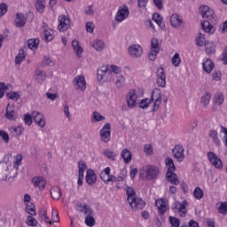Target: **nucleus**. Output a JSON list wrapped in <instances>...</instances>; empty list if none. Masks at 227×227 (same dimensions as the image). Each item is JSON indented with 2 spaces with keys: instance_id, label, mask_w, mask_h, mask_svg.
Listing matches in <instances>:
<instances>
[{
  "instance_id": "nucleus-1",
  "label": "nucleus",
  "mask_w": 227,
  "mask_h": 227,
  "mask_svg": "<svg viewBox=\"0 0 227 227\" xmlns=\"http://www.w3.org/2000/svg\"><path fill=\"white\" fill-rule=\"evenodd\" d=\"M200 12L202 19H207V20L201 22L203 31L212 35L214 31H215L214 26L210 24V22L214 23V20H215V13L214 12V10L210 9L208 5H202L200 7Z\"/></svg>"
},
{
  "instance_id": "nucleus-2",
  "label": "nucleus",
  "mask_w": 227,
  "mask_h": 227,
  "mask_svg": "<svg viewBox=\"0 0 227 227\" xmlns=\"http://www.w3.org/2000/svg\"><path fill=\"white\" fill-rule=\"evenodd\" d=\"M153 102L152 113H155V111H159V107L162 102V96L160 95V91L153 90L150 98H144L139 103V107L141 109H147L150 107V105Z\"/></svg>"
},
{
  "instance_id": "nucleus-3",
  "label": "nucleus",
  "mask_w": 227,
  "mask_h": 227,
  "mask_svg": "<svg viewBox=\"0 0 227 227\" xmlns=\"http://www.w3.org/2000/svg\"><path fill=\"white\" fill-rule=\"evenodd\" d=\"M159 175H160V171L155 165H146L139 171L140 178L148 182L151 180H157V178H159Z\"/></svg>"
},
{
  "instance_id": "nucleus-4",
  "label": "nucleus",
  "mask_w": 227,
  "mask_h": 227,
  "mask_svg": "<svg viewBox=\"0 0 227 227\" xmlns=\"http://www.w3.org/2000/svg\"><path fill=\"white\" fill-rule=\"evenodd\" d=\"M59 31L60 33H65V31H68L70 28V18L67 15L59 16Z\"/></svg>"
},
{
  "instance_id": "nucleus-5",
  "label": "nucleus",
  "mask_w": 227,
  "mask_h": 227,
  "mask_svg": "<svg viewBox=\"0 0 227 227\" xmlns=\"http://www.w3.org/2000/svg\"><path fill=\"white\" fill-rule=\"evenodd\" d=\"M186 205H187L186 200H184L183 202L176 201L173 204L172 210H173V212H176V213L178 212L180 217H185V215H187V207H186Z\"/></svg>"
},
{
  "instance_id": "nucleus-6",
  "label": "nucleus",
  "mask_w": 227,
  "mask_h": 227,
  "mask_svg": "<svg viewBox=\"0 0 227 227\" xmlns=\"http://www.w3.org/2000/svg\"><path fill=\"white\" fill-rule=\"evenodd\" d=\"M159 40L153 38L151 41V50L148 54L150 61H155L157 59V54H159Z\"/></svg>"
},
{
  "instance_id": "nucleus-7",
  "label": "nucleus",
  "mask_w": 227,
  "mask_h": 227,
  "mask_svg": "<svg viewBox=\"0 0 227 227\" xmlns=\"http://www.w3.org/2000/svg\"><path fill=\"white\" fill-rule=\"evenodd\" d=\"M128 203L131 208L134 210H143L146 207V202L139 197H134L130 200H128Z\"/></svg>"
},
{
  "instance_id": "nucleus-8",
  "label": "nucleus",
  "mask_w": 227,
  "mask_h": 227,
  "mask_svg": "<svg viewBox=\"0 0 227 227\" xmlns=\"http://www.w3.org/2000/svg\"><path fill=\"white\" fill-rule=\"evenodd\" d=\"M130 15V11H129V6L124 5L123 7H120L115 15L116 22H123Z\"/></svg>"
},
{
  "instance_id": "nucleus-9",
  "label": "nucleus",
  "mask_w": 227,
  "mask_h": 227,
  "mask_svg": "<svg viewBox=\"0 0 227 227\" xmlns=\"http://www.w3.org/2000/svg\"><path fill=\"white\" fill-rule=\"evenodd\" d=\"M99 136L103 143H109L111 141V124L106 123L99 131Z\"/></svg>"
},
{
  "instance_id": "nucleus-10",
  "label": "nucleus",
  "mask_w": 227,
  "mask_h": 227,
  "mask_svg": "<svg viewBox=\"0 0 227 227\" xmlns=\"http://www.w3.org/2000/svg\"><path fill=\"white\" fill-rule=\"evenodd\" d=\"M224 104V95L221 92H217L214 95V100H213V107L212 111L213 113H215V111H219V106H223Z\"/></svg>"
},
{
  "instance_id": "nucleus-11",
  "label": "nucleus",
  "mask_w": 227,
  "mask_h": 227,
  "mask_svg": "<svg viewBox=\"0 0 227 227\" xmlns=\"http://www.w3.org/2000/svg\"><path fill=\"white\" fill-rule=\"evenodd\" d=\"M128 53L131 58H141L143 56V47L139 44H133L129 47Z\"/></svg>"
},
{
  "instance_id": "nucleus-12",
  "label": "nucleus",
  "mask_w": 227,
  "mask_h": 227,
  "mask_svg": "<svg viewBox=\"0 0 227 227\" xmlns=\"http://www.w3.org/2000/svg\"><path fill=\"white\" fill-rule=\"evenodd\" d=\"M207 155L209 162H211L216 169H223V161L214 152H208Z\"/></svg>"
},
{
  "instance_id": "nucleus-13",
  "label": "nucleus",
  "mask_w": 227,
  "mask_h": 227,
  "mask_svg": "<svg viewBox=\"0 0 227 227\" xmlns=\"http://www.w3.org/2000/svg\"><path fill=\"white\" fill-rule=\"evenodd\" d=\"M184 152H185L184 146L178 145H176L172 150L173 157L176 159L177 162H182V160L185 159V154H184Z\"/></svg>"
},
{
  "instance_id": "nucleus-14",
  "label": "nucleus",
  "mask_w": 227,
  "mask_h": 227,
  "mask_svg": "<svg viewBox=\"0 0 227 227\" xmlns=\"http://www.w3.org/2000/svg\"><path fill=\"white\" fill-rule=\"evenodd\" d=\"M10 162L2 161L0 162V180H6L8 175L10 174Z\"/></svg>"
},
{
  "instance_id": "nucleus-15",
  "label": "nucleus",
  "mask_w": 227,
  "mask_h": 227,
  "mask_svg": "<svg viewBox=\"0 0 227 227\" xmlns=\"http://www.w3.org/2000/svg\"><path fill=\"white\" fill-rule=\"evenodd\" d=\"M73 84L75 86V90H80L81 91H85L86 90V79L84 76L78 75L74 77Z\"/></svg>"
},
{
  "instance_id": "nucleus-16",
  "label": "nucleus",
  "mask_w": 227,
  "mask_h": 227,
  "mask_svg": "<svg viewBox=\"0 0 227 227\" xmlns=\"http://www.w3.org/2000/svg\"><path fill=\"white\" fill-rule=\"evenodd\" d=\"M137 100V95L136 94L135 90H129V92L127 95V106L129 107V109H133V107H136V101Z\"/></svg>"
},
{
  "instance_id": "nucleus-17",
  "label": "nucleus",
  "mask_w": 227,
  "mask_h": 227,
  "mask_svg": "<svg viewBox=\"0 0 227 227\" xmlns=\"http://www.w3.org/2000/svg\"><path fill=\"white\" fill-rule=\"evenodd\" d=\"M85 180L88 185H94L97 184V174L91 168H88L86 171Z\"/></svg>"
},
{
  "instance_id": "nucleus-18",
  "label": "nucleus",
  "mask_w": 227,
  "mask_h": 227,
  "mask_svg": "<svg viewBox=\"0 0 227 227\" xmlns=\"http://www.w3.org/2000/svg\"><path fill=\"white\" fill-rule=\"evenodd\" d=\"M32 117L35 121L39 127H45V119L43 117V114L40 112H33Z\"/></svg>"
},
{
  "instance_id": "nucleus-19",
  "label": "nucleus",
  "mask_w": 227,
  "mask_h": 227,
  "mask_svg": "<svg viewBox=\"0 0 227 227\" xmlns=\"http://www.w3.org/2000/svg\"><path fill=\"white\" fill-rule=\"evenodd\" d=\"M26 22H27V17L23 13H17L16 18L14 20V24L16 27H24L26 26Z\"/></svg>"
},
{
  "instance_id": "nucleus-20",
  "label": "nucleus",
  "mask_w": 227,
  "mask_h": 227,
  "mask_svg": "<svg viewBox=\"0 0 227 227\" xmlns=\"http://www.w3.org/2000/svg\"><path fill=\"white\" fill-rule=\"evenodd\" d=\"M170 24L172 27L178 28L184 24V20L176 13H174L170 16Z\"/></svg>"
},
{
  "instance_id": "nucleus-21",
  "label": "nucleus",
  "mask_w": 227,
  "mask_h": 227,
  "mask_svg": "<svg viewBox=\"0 0 227 227\" xmlns=\"http://www.w3.org/2000/svg\"><path fill=\"white\" fill-rule=\"evenodd\" d=\"M166 178L168 182L172 184V185L180 184V180L178 179V176L175 172H167Z\"/></svg>"
},
{
  "instance_id": "nucleus-22",
  "label": "nucleus",
  "mask_w": 227,
  "mask_h": 227,
  "mask_svg": "<svg viewBox=\"0 0 227 227\" xmlns=\"http://www.w3.org/2000/svg\"><path fill=\"white\" fill-rule=\"evenodd\" d=\"M32 184H34L35 187H38V189L43 190L45 189V179L43 177L39 176V177H34L32 179Z\"/></svg>"
},
{
  "instance_id": "nucleus-23",
  "label": "nucleus",
  "mask_w": 227,
  "mask_h": 227,
  "mask_svg": "<svg viewBox=\"0 0 227 227\" xmlns=\"http://www.w3.org/2000/svg\"><path fill=\"white\" fill-rule=\"evenodd\" d=\"M155 206L159 210L160 215H164V214H166V210H168V208L166 207V202L163 200H157L155 201Z\"/></svg>"
},
{
  "instance_id": "nucleus-24",
  "label": "nucleus",
  "mask_w": 227,
  "mask_h": 227,
  "mask_svg": "<svg viewBox=\"0 0 227 227\" xmlns=\"http://www.w3.org/2000/svg\"><path fill=\"white\" fill-rule=\"evenodd\" d=\"M106 75H109V66H103L98 70V81H102Z\"/></svg>"
},
{
  "instance_id": "nucleus-25",
  "label": "nucleus",
  "mask_w": 227,
  "mask_h": 227,
  "mask_svg": "<svg viewBox=\"0 0 227 227\" xmlns=\"http://www.w3.org/2000/svg\"><path fill=\"white\" fill-rule=\"evenodd\" d=\"M206 53L207 56H212V54H215V44L212 42H207L204 44Z\"/></svg>"
},
{
  "instance_id": "nucleus-26",
  "label": "nucleus",
  "mask_w": 227,
  "mask_h": 227,
  "mask_svg": "<svg viewBox=\"0 0 227 227\" xmlns=\"http://www.w3.org/2000/svg\"><path fill=\"white\" fill-rule=\"evenodd\" d=\"M165 164L168 168L167 173H173L176 171V167H175V162H173V159L168 157L165 159Z\"/></svg>"
},
{
  "instance_id": "nucleus-27",
  "label": "nucleus",
  "mask_w": 227,
  "mask_h": 227,
  "mask_svg": "<svg viewBox=\"0 0 227 227\" xmlns=\"http://www.w3.org/2000/svg\"><path fill=\"white\" fill-rule=\"evenodd\" d=\"M27 44L28 49H31V51H36V49H38V46L40 45V39H28L27 41Z\"/></svg>"
},
{
  "instance_id": "nucleus-28",
  "label": "nucleus",
  "mask_w": 227,
  "mask_h": 227,
  "mask_svg": "<svg viewBox=\"0 0 227 227\" xmlns=\"http://www.w3.org/2000/svg\"><path fill=\"white\" fill-rule=\"evenodd\" d=\"M51 196L52 200H55V201H58L61 198V190L58 186H53L51 189Z\"/></svg>"
},
{
  "instance_id": "nucleus-29",
  "label": "nucleus",
  "mask_w": 227,
  "mask_h": 227,
  "mask_svg": "<svg viewBox=\"0 0 227 227\" xmlns=\"http://www.w3.org/2000/svg\"><path fill=\"white\" fill-rule=\"evenodd\" d=\"M208 136L209 137H211V139H213V142L215 143V146H221V140H219L217 130H210Z\"/></svg>"
},
{
  "instance_id": "nucleus-30",
  "label": "nucleus",
  "mask_w": 227,
  "mask_h": 227,
  "mask_svg": "<svg viewBox=\"0 0 227 227\" xmlns=\"http://www.w3.org/2000/svg\"><path fill=\"white\" fill-rule=\"evenodd\" d=\"M202 67L204 72L210 74L212 70H214V62L207 59L205 62H203Z\"/></svg>"
},
{
  "instance_id": "nucleus-31",
  "label": "nucleus",
  "mask_w": 227,
  "mask_h": 227,
  "mask_svg": "<svg viewBox=\"0 0 227 227\" xmlns=\"http://www.w3.org/2000/svg\"><path fill=\"white\" fill-rule=\"evenodd\" d=\"M121 156L123 159L125 164H129L132 160V153L128 149H124L121 153Z\"/></svg>"
},
{
  "instance_id": "nucleus-32",
  "label": "nucleus",
  "mask_w": 227,
  "mask_h": 227,
  "mask_svg": "<svg viewBox=\"0 0 227 227\" xmlns=\"http://www.w3.org/2000/svg\"><path fill=\"white\" fill-rule=\"evenodd\" d=\"M5 111V118H7V120H15V110H13V106L8 105Z\"/></svg>"
},
{
  "instance_id": "nucleus-33",
  "label": "nucleus",
  "mask_w": 227,
  "mask_h": 227,
  "mask_svg": "<svg viewBox=\"0 0 227 227\" xmlns=\"http://www.w3.org/2000/svg\"><path fill=\"white\" fill-rule=\"evenodd\" d=\"M72 47H73L75 54L78 56V58H81V54H82V47H81V45H79V41L73 40Z\"/></svg>"
},
{
  "instance_id": "nucleus-34",
  "label": "nucleus",
  "mask_w": 227,
  "mask_h": 227,
  "mask_svg": "<svg viewBox=\"0 0 227 227\" xmlns=\"http://www.w3.org/2000/svg\"><path fill=\"white\" fill-rule=\"evenodd\" d=\"M212 98V94L210 92H205V94L200 98V104L207 107L210 104V99Z\"/></svg>"
},
{
  "instance_id": "nucleus-35",
  "label": "nucleus",
  "mask_w": 227,
  "mask_h": 227,
  "mask_svg": "<svg viewBox=\"0 0 227 227\" xmlns=\"http://www.w3.org/2000/svg\"><path fill=\"white\" fill-rule=\"evenodd\" d=\"M39 217L41 221H44L46 224H52V221H51V218L47 216V211L46 210H41L38 212Z\"/></svg>"
},
{
  "instance_id": "nucleus-36",
  "label": "nucleus",
  "mask_w": 227,
  "mask_h": 227,
  "mask_svg": "<svg viewBox=\"0 0 227 227\" xmlns=\"http://www.w3.org/2000/svg\"><path fill=\"white\" fill-rule=\"evenodd\" d=\"M108 175H111V168L106 167L101 173L100 178L104 182V184H107Z\"/></svg>"
},
{
  "instance_id": "nucleus-37",
  "label": "nucleus",
  "mask_w": 227,
  "mask_h": 227,
  "mask_svg": "<svg viewBox=\"0 0 227 227\" xmlns=\"http://www.w3.org/2000/svg\"><path fill=\"white\" fill-rule=\"evenodd\" d=\"M126 194H127V201H129L130 200H133L134 198L137 197V194L136 193V191H134V188L130 186H127L126 188Z\"/></svg>"
},
{
  "instance_id": "nucleus-38",
  "label": "nucleus",
  "mask_w": 227,
  "mask_h": 227,
  "mask_svg": "<svg viewBox=\"0 0 227 227\" xmlns=\"http://www.w3.org/2000/svg\"><path fill=\"white\" fill-rule=\"evenodd\" d=\"M105 47H106V44H104V41H102V40H96L93 43V48L96 51H98V52L104 51Z\"/></svg>"
},
{
  "instance_id": "nucleus-39",
  "label": "nucleus",
  "mask_w": 227,
  "mask_h": 227,
  "mask_svg": "<svg viewBox=\"0 0 227 227\" xmlns=\"http://www.w3.org/2000/svg\"><path fill=\"white\" fill-rule=\"evenodd\" d=\"M118 74H121V68L120 67L112 65L108 67V75H118Z\"/></svg>"
},
{
  "instance_id": "nucleus-40",
  "label": "nucleus",
  "mask_w": 227,
  "mask_h": 227,
  "mask_svg": "<svg viewBox=\"0 0 227 227\" xmlns=\"http://www.w3.org/2000/svg\"><path fill=\"white\" fill-rule=\"evenodd\" d=\"M162 16H160V14L159 13H153V20H154V22H156V24H158V26L161 28L164 27V22H162Z\"/></svg>"
},
{
  "instance_id": "nucleus-41",
  "label": "nucleus",
  "mask_w": 227,
  "mask_h": 227,
  "mask_svg": "<svg viewBox=\"0 0 227 227\" xmlns=\"http://www.w3.org/2000/svg\"><path fill=\"white\" fill-rule=\"evenodd\" d=\"M24 59H26V53H24V50H20L18 55L15 58L16 65H20Z\"/></svg>"
},
{
  "instance_id": "nucleus-42",
  "label": "nucleus",
  "mask_w": 227,
  "mask_h": 227,
  "mask_svg": "<svg viewBox=\"0 0 227 227\" xmlns=\"http://www.w3.org/2000/svg\"><path fill=\"white\" fill-rule=\"evenodd\" d=\"M43 39L45 42H52L54 40V31L52 30H44L43 32Z\"/></svg>"
},
{
  "instance_id": "nucleus-43",
  "label": "nucleus",
  "mask_w": 227,
  "mask_h": 227,
  "mask_svg": "<svg viewBox=\"0 0 227 227\" xmlns=\"http://www.w3.org/2000/svg\"><path fill=\"white\" fill-rule=\"evenodd\" d=\"M26 212L30 215H36V207L35 206V204L31 202L27 203Z\"/></svg>"
},
{
  "instance_id": "nucleus-44",
  "label": "nucleus",
  "mask_w": 227,
  "mask_h": 227,
  "mask_svg": "<svg viewBox=\"0 0 227 227\" xmlns=\"http://www.w3.org/2000/svg\"><path fill=\"white\" fill-rule=\"evenodd\" d=\"M103 154L105 157H107L110 160H116V153L113 152L112 150L106 149L103 152Z\"/></svg>"
},
{
  "instance_id": "nucleus-45",
  "label": "nucleus",
  "mask_w": 227,
  "mask_h": 227,
  "mask_svg": "<svg viewBox=\"0 0 227 227\" xmlns=\"http://www.w3.org/2000/svg\"><path fill=\"white\" fill-rule=\"evenodd\" d=\"M172 65L173 67H180V64L182 63V59L180 58V54L175 53V55L172 57Z\"/></svg>"
},
{
  "instance_id": "nucleus-46",
  "label": "nucleus",
  "mask_w": 227,
  "mask_h": 227,
  "mask_svg": "<svg viewBox=\"0 0 227 227\" xmlns=\"http://www.w3.org/2000/svg\"><path fill=\"white\" fill-rule=\"evenodd\" d=\"M78 175H84V172L86 171V169H88V165L86 164V162H84V160H80L78 162Z\"/></svg>"
},
{
  "instance_id": "nucleus-47",
  "label": "nucleus",
  "mask_w": 227,
  "mask_h": 227,
  "mask_svg": "<svg viewBox=\"0 0 227 227\" xmlns=\"http://www.w3.org/2000/svg\"><path fill=\"white\" fill-rule=\"evenodd\" d=\"M203 190L200 187H196L193 191V196L196 200H201L203 198Z\"/></svg>"
},
{
  "instance_id": "nucleus-48",
  "label": "nucleus",
  "mask_w": 227,
  "mask_h": 227,
  "mask_svg": "<svg viewBox=\"0 0 227 227\" xmlns=\"http://www.w3.org/2000/svg\"><path fill=\"white\" fill-rule=\"evenodd\" d=\"M196 42L199 47H203V45L207 43V41L205 40V35L200 33L199 36L196 38Z\"/></svg>"
},
{
  "instance_id": "nucleus-49",
  "label": "nucleus",
  "mask_w": 227,
  "mask_h": 227,
  "mask_svg": "<svg viewBox=\"0 0 227 227\" xmlns=\"http://www.w3.org/2000/svg\"><path fill=\"white\" fill-rule=\"evenodd\" d=\"M23 130L24 129H22V127H17V128L12 127L10 129V132H11L12 136H13V137L20 136V134H22Z\"/></svg>"
},
{
  "instance_id": "nucleus-50",
  "label": "nucleus",
  "mask_w": 227,
  "mask_h": 227,
  "mask_svg": "<svg viewBox=\"0 0 227 227\" xmlns=\"http://www.w3.org/2000/svg\"><path fill=\"white\" fill-rule=\"evenodd\" d=\"M95 218L93 217V215H87L85 217V224L90 227L95 226Z\"/></svg>"
},
{
  "instance_id": "nucleus-51",
  "label": "nucleus",
  "mask_w": 227,
  "mask_h": 227,
  "mask_svg": "<svg viewBox=\"0 0 227 227\" xmlns=\"http://www.w3.org/2000/svg\"><path fill=\"white\" fill-rule=\"evenodd\" d=\"M80 212L85 214V215H93V209L88 205H83L82 208L80 209Z\"/></svg>"
},
{
  "instance_id": "nucleus-52",
  "label": "nucleus",
  "mask_w": 227,
  "mask_h": 227,
  "mask_svg": "<svg viewBox=\"0 0 227 227\" xmlns=\"http://www.w3.org/2000/svg\"><path fill=\"white\" fill-rule=\"evenodd\" d=\"M35 8L39 13H43V10H45V4L42 0H37Z\"/></svg>"
},
{
  "instance_id": "nucleus-53",
  "label": "nucleus",
  "mask_w": 227,
  "mask_h": 227,
  "mask_svg": "<svg viewBox=\"0 0 227 227\" xmlns=\"http://www.w3.org/2000/svg\"><path fill=\"white\" fill-rule=\"evenodd\" d=\"M42 63L44 67H54V61L48 56L43 57Z\"/></svg>"
},
{
  "instance_id": "nucleus-54",
  "label": "nucleus",
  "mask_w": 227,
  "mask_h": 227,
  "mask_svg": "<svg viewBox=\"0 0 227 227\" xmlns=\"http://www.w3.org/2000/svg\"><path fill=\"white\" fill-rule=\"evenodd\" d=\"M168 221L171 224V227H180V219L175 216H169Z\"/></svg>"
},
{
  "instance_id": "nucleus-55",
  "label": "nucleus",
  "mask_w": 227,
  "mask_h": 227,
  "mask_svg": "<svg viewBox=\"0 0 227 227\" xmlns=\"http://www.w3.org/2000/svg\"><path fill=\"white\" fill-rule=\"evenodd\" d=\"M125 84V77L123 75L117 76V79L115 81V86L117 88H121Z\"/></svg>"
},
{
  "instance_id": "nucleus-56",
  "label": "nucleus",
  "mask_w": 227,
  "mask_h": 227,
  "mask_svg": "<svg viewBox=\"0 0 227 227\" xmlns=\"http://www.w3.org/2000/svg\"><path fill=\"white\" fill-rule=\"evenodd\" d=\"M219 214H223V215H226L227 214V202H222L220 203V207H218Z\"/></svg>"
},
{
  "instance_id": "nucleus-57",
  "label": "nucleus",
  "mask_w": 227,
  "mask_h": 227,
  "mask_svg": "<svg viewBox=\"0 0 227 227\" xmlns=\"http://www.w3.org/2000/svg\"><path fill=\"white\" fill-rule=\"evenodd\" d=\"M26 223L27 226H36V224H38V222L31 215L27 217Z\"/></svg>"
},
{
  "instance_id": "nucleus-58",
  "label": "nucleus",
  "mask_w": 227,
  "mask_h": 227,
  "mask_svg": "<svg viewBox=\"0 0 227 227\" xmlns=\"http://www.w3.org/2000/svg\"><path fill=\"white\" fill-rule=\"evenodd\" d=\"M0 137L4 143H10V135L4 130H0Z\"/></svg>"
},
{
  "instance_id": "nucleus-59",
  "label": "nucleus",
  "mask_w": 227,
  "mask_h": 227,
  "mask_svg": "<svg viewBox=\"0 0 227 227\" xmlns=\"http://www.w3.org/2000/svg\"><path fill=\"white\" fill-rule=\"evenodd\" d=\"M8 12V4L3 3L0 4V17H3V15H6Z\"/></svg>"
},
{
  "instance_id": "nucleus-60",
  "label": "nucleus",
  "mask_w": 227,
  "mask_h": 227,
  "mask_svg": "<svg viewBox=\"0 0 227 227\" xmlns=\"http://www.w3.org/2000/svg\"><path fill=\"white\" fill-rule=\"evenodd\" d=\"M24 121L28 126L33 125V116L29 114H26L24 115Z\"/></svg>"
},
{
  "instance_id": "nucleus-61",
  "label": "nucleus",
  "mask_w": 227,
  "mask_h": 227,
  "mask_svg": "<svg viewBox=\"0 0 227 227\" xmlns=\"http://www.w3.org/2000/svg\"><path fill=\"white\" fill-rule=\"evenodd\" d=\"M7 96L11 100H14L15 102H17L20 98V95H19V93L17 92L8 93Z\"/></svg>"
},
{
  "instance_id": "nucleus-62",
  "label": "nucleus",
  "mask_w": 227,
  "mask_h": 227,
  "mask_svg": "<svg viewBox=\"0 0 227 227\" xmlns=\"http://www.w3.org/2000/svg\"><path fill=\"white\" fill-rule=\"evenodd\" d=\"M93 118L94 120H96L97 121H104V120H106V117H104L102 114H100V113L98 112H94L93 113Z\"/></svg>"
},
{
  "instance_id": "nucleus-63",
  "label": "nucleus",
  "mask_w": 227,
  "mask_h": 227,
  "mask_svg": "<svg viewBox=\"0 0 227 227\" xmlns=\"http://www.w3.org/2000/svg\"><path fill=\"white\" fill-rule=\"evenodd\" d=\"M156 74L158 78H166V73L164 72V67H158Z\"/></svg>"
},
{
  "instance_id": "nucleus-64",
  "label": "nucleus",
  "mask_w": 227,
  "mask_h": 227,
  "mask_svg": "<svg viewBox=\"0 0 227 227\" xmlns=\"http://www.w3.org/2000/svg\"><path fill=\"white\" fill-rule=\"evenodd\" d=\"M221 132L224 134L223 141L227 148V129L224 126H221Z\"/></svg>"
}]
</instances>
